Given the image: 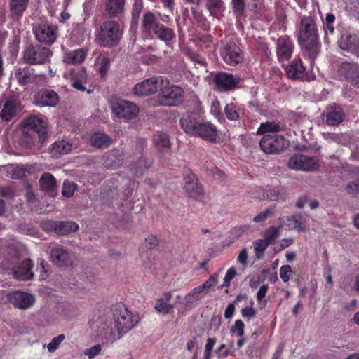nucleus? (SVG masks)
<instances>
[{
	"label": "nucleus",
	"instance_id": "nucleus-1",
	"mask_svg": "<svg viewBox=\"0 0 359 359\" xmlns=\"http://www.w3.org/2000/svg\"><path fill=\"white\" fill-rule=\"evenodd\" d=\"M298 42L304 54L313 60L319 54L320 43L315 20L311 16L301 18L298 27Z\"/></svg>",
	"mask_w": 359,
	"mask_h": 359
},
{
	"label": "nucleus",
	"instance_id": "nucleus-2",
	"mask_svg": "<svg viewBox=\"0 0 359 359\" xmlns=\"http://www.w3.org/2000/svg\"><path fill=\"white\" fill-rule=\"evenodd\" d=\"M180 124L184 132L211 143L220 141L219 130L217 127L209 121H201L195 114H184L180 118Z\"/></svg>",
	"mask_w": 359,
	"mask_h": 359
},
{
	"label": "nucleus",
	"instance_id": "nucleus-3",
	"mask_svg": "<svg viewBox=\"0 0 359 359\" xmlns=\"http://www.w3.org/2000/svg\"><path fill=\"white\" fill-rule=\"evenodd\" d=\"M4 274L11 275L13 278L19 281H27L32 280L34 272L32 269L34 263L30 259H25L19 262L18 257H12L2 262Z\"/></svg>",
	"mask_w": 359,
	"mask_h": 359
},
{
	"label": "nucleus",
	"instance_id": "nucleus-4",
	"mask_svg": "<svg viewBox=\"0 0 359 359\" xmlns=\"http://www.w3.org/2000/svg\"><path fill=\"white\" fill-rule=\"evenodd\" d=\"M122 337L110 315L99 317L95 330V339L97 341L102 345H108Z\"/></svg>",
	"mask_w": 359,
	"mask_h": 359
},
{
	"label": "nucleus",
	"instance_id": "nucleus-5",
	"mask_svg": "<svg viewBox=\"0 0 359 359\" xmlns=\"http://www.w3.org/2000/svg\"><path fill=\"white\" fill-rule=\"evenodd\" d=\"M112 315L111 318L118 327L119 333H121L123 336L140 321L139 316L128 311L124 305H116Z\"/></svg>",
	"mask_w": 359,
	"mask_h": 359
},
{
	"label": "nucleus",
	"instance_id": "nucleus-6",
	"mask_svg": "<svg viewBox=\"0 0 359 359\" xmlns=\"http://www.w3.org/2000/svg\"><path fill=\"white\" fill-rule=\"evenodd\" d=\"M184 91L182 88L168 85V83L163 84L160 88V92L156 96V104L164 107H175L182 102Z\"/></svg>",
	"mask_w": 359,
	"mask_h": 359
},
{
	"label": "nucleus",
	"instance_id": "nucleus-7",
	"mask_svg": "<svg viewBox=\"0 0 359 359\" xmlns=\"http://www.w3.org/2000/svg\"><path fill=\"white\" fill-rule=\"evenodd\" d=\"M53 53L41 44H29L23 50L22 60L29 65H43L50 60Z\"/></svg>",
	"mask_w": 359,
	"mask_h": 359
},
{
	"label": "nucleus",
	"instance_id": "nucleus-8",
	"mask_svg": "<svg viewBox=\"0 0 359 359\" xmlns=\"http://www.w3.org/2000/svg\"><path fill=\"white\" fill-rule=\"evenodd\" d=\"M122 34L123 32L117 22L107 20L101 24L98 37L104 46H113L119 42Z\"/></svg>",
	"mask_w": 359,
	"mask_h": 359
},
{
	"label": "nucleus",
	"instance_id": "nucleus-9",
	"mask_svg": "<svg viewBox=\"0 0 359 359\" xmlns=\"http://www.w3.org/2000/svg\"><path fill=\"white\" fill-rule=\"evenodd\" d=\"M33 33L39 43L49 46L53 44L59 36L57 26L47 22L36 24Z\"/></svg>",
	"mask_w": 359,
	"mask_h": 359
},
{
	"label": "nucleus",
	"instance_id": "nucleus-10",
	"mask_svg": "<svg viewBox=\"0 0 359 359\" xmlns=\"http://www.w3.org/2000/svg\"><path fill=\"white\" fill-rule=\"evenodd\" d=\"M261 149L268 154H276L284 151L288 141L282 135H265L259 142Z\"/></svg>",
	"mask_w": 359,
	"mask_h": 359
},
{
	"label": "nucleus",
	"instance_id": "nucleus-11",
	"mask_svg": "<svg viewBox=\"0 0 359 359\" xmlns=\"http://www.w3.org/2000/svg\"><path fill=\"white\" fill-rule=\"evenodd\" d=\"M23 130L33 131L38 135L39 142L42 143L47 137L46 118L43 115H32L22 122Z\"/></svg>",
	"mask_w": 359,
	"mask_h": 359
},
{
	"label": "nucleus",
	"instance_id": "nucleus-12",
	"mask_svg": "<svg viewBox=\"0 0 359 359\" xmlns=\"http://www.w3.org/2000/svg\"><path fill=\"white\" fill-rule=\"evenodd\" d=\"M168 80L163 76H153L137 83L133 88L134 94L137 96H147L157 92Z\"/></svg>",
	"mask_w": 359,
	"mask_h": 359
},
{
	"label": "nucleus",
	"instance_id": "nucleus-13",
	"mask_svg": "<svg viewBox=\"0 0 359 359\" xmlns=\"http://www.w3.org/2000/svg\"><path fill=\"white\" fill-rule=\"evenodd\" d=\"M290 169L312 172L319 167L318 160L316 157L303 154H295L291 156L287 163Z\"/></svg>",
	"mask_w": 359,
	"mask_h": 359
},
{
	"label": "nucleus",
	"instance_id": "nucleus-14",
	"mask_svg": "<svg viewBox=\"0 0 359 359\" xmlns=\"http://www.w3.org/2000/svg\"><path fill=\"white\" fill-rule=\"evenodd\" d=\"M219 54L223 61L229 66H236L243 60L240 48L234 43H222Z\"/></svg>",
	"mask_w": 359,
	"mask_h": 359
},
{
	"label": "nucleus",
	"instance_id": "nucleus-15",
	"mask_svg": "<svg viewBox=\"0 0 359 359\" xmlns=\"http://www.w3.org/2000/svg\"><path fill=\"white\" fill-rule=\"evenodd\" d=\"M339 76L343 77L352 86L359 88V64L355 62L343 61L338 69Z\"/></svg>",
	"mask_w": 359,
	"mask_h": 359
},
{
	"label": "nucleus",
	"instance_id": "nucleus-16",
	"mask_svg": "<svg viewBox=\"0 0 359 359\" xmlns=\"http://www.w3.org/2000/svg\"><path fill=\"white\" fill-rule=\"evenodd\" d=\"M111 109L117 117L124 119L135 118L139 112L138 107L135 104L123 100L113 102Z\"/></svg>",
	"mask_w": 359,
	"mask_h": 359
},
{
	"label": "nucleus",
	"instance_id": "nucleus-17",
	"mask_svg": "<svg viewBox=\"0 0 359 359\" xmlns=\"http://www.w3.org/2000/svg\"><path fill=\"white\" fill-rule=\"evenodd\" d=\"M212 80L220 91H229L234 88L241 82V79L238 76L224 72L215 73Z\"/></svg>",
	"mask_w": 359,
	"mask_h": 359
},
{
	"label": "nucleus",
	"instance_id": "nucleus-18",
	"mask_svg": "<svg viewBox=\"0 0 359 359\" xmlns=\"http://www.w3.org/2000/svg\"><path fill=\"white\" fill-rule=\"evenodd\" d=\"M8 299L15 307L27 309L35 302V297L29 293L15 290L8 294Z\"/></svg>",
	"mask_w": 359,
	"mask_h": 359
},
{
	"label": "nucleus",
	"instance_id": "nucleus-19",
	"mask_svg": "<svg viewBox=\"0 0 359 359\" xmlns=\"http://www.w3.org/2000/svg\"><path fill=\"white\" fill-rule=\"evenodd\" d=\"M72 253L62 245L52 248L50 252V260L58 266H68L72 264Z\"/></svg>",
	"mask_w": 359,
	"mask_h": 359
},
{
	"label": "nucleus",
	"instance_id": "nucleus-20",
	"mask_svg": "<svg viewBox=\"0 0 359 359\" xmlns=\"http://www.w3.org/2000/svg\"><path fill=\"white\" fill-rule=\"evenodd\" d=\"M20 110L19 104L13 97L2 100L0 105V118L1 121L8 122L17 116Z\"/></svg>",
	"mask_w": 359,
	"mask_h": 359
},
{
	"label": "nucleus",
	"instance_id": "nucleus-21",
	"mask_svg": "<svg viewBox=\"0 0 359 359\" xmlns=\"http://www.w3.org/2000/svg\"><path fill=\"white\" fill-rule=\"evenodd\" d=\"M294 43L287 36L279 37L276 41V55L278 61H287L292 57Z\"/></svg>",
	"mask_w": 359,
	"mask_h": 359
},
{
	"label": "nucleus",
	"instance_id": "nucleus-22",
	"mask_svg": "<svg viewBox=\"0 0 359 359\" xmlns=\"http://www.w3.org/2000/svg\"><path fill=\"white\" fill-rule=\"evenodd\" d=\"M339 47L359 57V36L355 34H343L338 40Z\"/></svg>",
	"mask_w": 359,
	"mask_h": 359
},
{
	"label": "nucleus",
	"instance_id": "nucleus-23",
	"mask_svg": "<svg viewBox=\"0 0 359 359\" xmlns=\"http://www.w3.org/2000/svg\"><path fill=\"white\" fill-rule=\"evenodd\" d=\"M69 79L74 89L79 91L86 90V85L89 81V77L83 67L74 68L69 74Z\"/></svg>",
	"mask_w": 359,
	"mask_h": 359
},
{
	"label": "nucleus",
	"instance_id": "nucleus-24",
	"mask_svg": "<svg viewBox=\"0 0 359 359\" xmlns=\"http://www.w3.org/2000/svg\"><path fill=\"white\" fill-rule=\"evenodd\" d=\"M59 102V96L52 90H42L34 97V103L41 107H55Z\"/></svg>",
	"mask_w": 359,
	"mask_h": 359
},
{
	"label": "nucleus",
	"instance_id": "nucleus-25",
	"mask_svg": "<svg viewBox=\"0 0 359 359\" xmlns=\"http://www.w3.org/2000/svg\"><path fill=\"white\" fill-rule=\"evenodd\" d=\"M324 114L325 116V123L332 126L340 124L345 117V114L341 107L336 104L327 107Z\"/></svg>",
	"mask_w": 359,
	"mask_h": 359
},
{
	"label": "nucleus",
	"instance_id": "nucleus-26",
	"mask_svg": "<svg viewBox=\"0 0 359 359\" xmlns=\"http://www.w3.org/2000/svg\"><path fill=\"white\" fill-rule=\"evenodd\" d=\"M14 74L18 83L22 86L34 83L37 77L34 74V69L29 66L15 68Z\"/></svg>",
	"mask_w": 359,
	"mask_h": 359
},
{
	"label": "nucleus",
	"instance_id": "nucleus-27",
	"mask_svg": "<svg viewBox=\"0 0 359 359\" xmlns=\"http://www.w3.org/2000/svg\"><path fill=\"white\" fill-rule=\"evenodd\" d=\"M184 189L190 197L199 199L204 194L201 184L197 182L194 175H188L184 178Z\"/></svg>",
	"mask_w": 359,
	"mask_h": 359
},
{
	"label": "nucleus",
	"instance_id": "nucleus-28",
	"mask_svg": "<svg viewBox=\"0 0 359 359\" xmlns=\"http://www.w3.org/2000/svg\"><path fill=\"white\" fill-rule=\"evenodd\" d=\"M287 76L293 80L301 79L305 75L306 68L303 65L301 59H294L290 65L286 67Z\"/></svg>",
	"mask_w": 359,
	"mask_h": 359
},
{
	"label": "nucleus",
	"instance_id": "nucleus-29",
	"mask_svg": "<svg viewBox=\"0 0 359 359\" xmlns=\"http://www.w3.org/2000/svg\"><path fill=\"white\" fill-rule=\"evenodd\" d=\"M126 0H107L104 12L109 18L118 17L124 11Z\"/></svg>",
	"mask_w": 359,
	"mask_h": 359
},
{
	"label": "nucleus",
	"instance_id": "nucleus-30",
	"mask_svg": "<svg viewBox=\"0 0 359 359\" xmlns=\"http://www.w3.org/2000/svg\"><path fill=\"white\" fill-rule=\"evenodd\" d=\"M161 24L154 13L150 11H147L142 16V28L145 32L154 34Z\"/></svg>",
	"mask_w": 359,
	"mask_h": 359
},
{
	"label": "nucleus",
	"instance_id": "nucleus-31",
	"mask_svg": "<svg viewBox=\"0 0 359 359\" xmlns=\"http://www.w3.org/2000/svg\"><path fill=\"white\" fill-rule=\"evenodd\" d=\"M287 127L285 123L278 120H273L262 123L257 130V135H263L266 133H278L285 131Z\"/></svg>",
	"mask_w": 359,
	"mask_h": 359
},
{
	"label": "nucleus",
	"instance_id": "nucleus-32",
	"mask_svg": "<svg viewBox=\"0 0 359 359\" xmlns=\"http://www.w3.org/2000/svg\"><path fill=\"white\" fill-rule=\"evenodd\" d=\"M205 8L209 12L210 16L217 19H221L224 17V13L226 9L225 4L223 0H205Z\"/></svg>",
	"mask_w": 359,
	"mask_h": 359
},
{
	"label": "nucleus",
	"instance_id": "nucleus-33",
	"mask_svg": "<svg viewBox=\"0 0 359 359\" xmlns=\"http://www.w3.org/2000/svg\"><path fill=\"white\" fill-rule=\"evenodd\" d=\"M29 0H9L10 15L13 19H20L28 7Z\"/></svg>",
	"mask_w": 359,
	"mask_h": 359
},
{
	"label": "nucleus",
	"instance_id": "nucleus-34",
	"mask_svg": "<svg viewBox=\"0 0 359 359\" xmlns=\"http://www.w3.org/2000/svg\"><path fill=\"white\" fill-rule=\"evenodd\" d=\"M153 34H154L159 40L165 42L168 46L171 45L173 39L175 38V33L174 30L170 27H166L162 23Z\"/></svg>",
	"mask_w": 359,
	"mask_h": 359
},
{
	"label": "nucleus",
	"instance_id": "nucleus-35",
	"mask_svg": "<svg viewBox=\"0 0 359 359\" xmlns=\"http://www.w3.org/2000/svg\"><path fill=\"white\" fill-rule=\"evenodd\" d=\"M90 144L97 149L108 147L111 144V138L102 133H95L90 138Z\"/></svg>",
	"mask_w": 359,
	"mask_h": 359
},
{
	"label": "nucleus",
	"instance_id": "nucleus-36",
	"mask_svg": "<svg viewBox=\"0 0 359 359\" xmlns=\"http://www.w3.org/2000/svg\"><path fill=\"white\" fill-rule=\"evenodd\" d=\"M86 53L83 49H77L67 53L63 58V62L69 65L81 63L86 58Z\"/></svg>",
	"mask_w": 359,
	"mask_h": 359
},
{
	"label": "nucleus",
	"instance_id": "nucleus-37",
	"mask_svg": "<svg viewBox=\"0 0 359 359\" xmlns=\"http://www.w3.org/2000/svg\"><path fill=\"white\" fill-rule=\"evenodd\" d=\"M79 229V225L72 221H57L55 233L61 236L75 232Z\"/></svg>",
	"mask_w": 359,
	"mask_h": 359
},
{
	"label": "nucleus",
	"instance_id": "nucleus-38",
	"mask_svg": "<svg viewBox=\"0 0 359 359\" xmlns=\"http://www.w3.org/2000/svg\"><path fill=\"white\" fill-rule=\"evenodd\" d=\"M39 139L38 135L33 131L23 130L20 142L22 146L27 149H30L34 146Z\"/></svg>",
	"mask_w": 359,
	"mask_h": 359
},
{
	"label": "nucleus",
	"instance_id": "nucleus-39",
	"mask_svg": "<svg viewBox=\"0 0 359 359\" xmlns=\"http://www.w3.org/2000/svg\"><path fill=\"white\" fill-rule=\"evenodd\" d=\"M72 149V144L64 140L55 142L52 147L53 155H65Z\"/></svg>",
	"mask_w": 359,
	"mask_h": 359
},
{
	"label": "nucleus",
	"instance_id": "nucleus-40",
	"mask_svg": "<svg viewBox=\"0 0 359 359\" xmlns=\"http://www.w3.org/2000/svg\"><path fill=\"white\" fill-rule=\"evenodd\" d=\"M41 188L46 191H52L56 186V180L53 175L49 172H45L39 180Z\"/></svg>",
	"mask_w": 359,
	"mask_h": 359
},
{
	"label": "nucleus",
	"instance_id": "nucleus-41",
	"mask_svg": "<svg viewBox=\"0 0 359 359\" xmlns=\"http://www.w3.org/2000/svg\"><path fill=\"white\" fill-rule=\"evenodd\" d=\"M224 113L226 118L230 121H238L240 118L241 109L237 104L231 102L226 105Z\"/></svg>",
	"mask_w": 359,
	"mask_h": 359
},
{
	"label": "nucleus",
	"instance_id": "nucleus-42",
	"mask_svg": "<svg viewBox=\"0 0 359 359\" xmlns=\"http://www.w3.org/2000/svg\"><path fill=\"white\" fill-rule=\"evenodd\" d=\"M322 135L329 143L336 142L337 144H346L348 142L347 136L344 134L324 132L322 133Z\"/></svg>",
	"mask_w": 359,
	"mask_h": 359
},
{
	"label": "nucleus",
	"instance_id": "nucleus-43",
	"mask_svg": "<svg viewBox=\"0 0 359 359\" xmlns=\"http://www.w3.org/2000/svg\"><path fill=\"white\" fill-rule=\"evenodd\" d=\"M154 142L156 147L161 151L168 149L170 147V137L166 133H158L154 136Z\"/></svg>",
	"mask_w": 359,
	"mask_h": 359
},
{
	"label": "nucleus",
	"instance_id": "nucleus-44",
	"mask_svg": "<svg viewBox=\"0 0 359 359\" xmlns=\"http://www.w3.org/2000/svg\"><path fill=\"white\" fill-rule=\"evenodd\" d=\"M151 165V161L150 159H147L142 154L138 160L137 164L135 167H133L132 169L133 170L134 174L136 176H140L142 175V171L144 169L149 168Z\"/></svg>",
	"mask_w": 359,
	"mask_h": 359
},
{
	"label": "nucleus",
	"instance_id": "nucleus-45",
	"mask_svg": "<svg viewBox=\"0 0 359 359\" xmlns=\"http://www.w3.org/2000/svg\"><path fill=\"white\" fill-rule=\"evenodd\" d=\"M287 219L292 222L294 228L297 229L299 231H306V218L304 216L301 215H292L291 217H287Z\"/></svg>",
	"mask_w": 359,
	"mask_h": 359
},
{
	"label": "nucleus",
	"instance_id": "nucleus-46",
	"mask_svg": "<svg viewBox=\"0 0 359 359\" xmlns=\"http://www.w3.org/2000/svg\"><path fill=\"white\" fill-rule=\"evenodd\" d=\"M154 308L158 313L163 314H168L169 313L173 312V306L168 302H165L164 299L163 298L157 300Z\"/></svg>",
	"mask_w": 359,
	"mask_h": 359
},
{
	"label": "nucleus",
	"instance_id": "nucleus-47",
	"mask_svg": "<svg viewBox=\"0 0 359 359\" xmlns=\"http://www.w3.org/2000/svg\"><path fill=\"white\" fill-rule=\"evenodd\" d=\"M143 9V3L142 0H135L132 8V22L135 25H137L140 15Z\"/></svg>",
	"mask_w": 359,
	"mask_h": 359
},
{
	"label": "nucleus",
	"instance_id": "nucleus-48",
	"mask_svg": "<svg viewBox=\"0 0 359 359\" xmlns=\"http://www.w3.org/2000/svg\"><path fill=\"white\" fill-rule=\"evenodd\" d=\"M275 210L276 207L274 205L267 208L265 210L260 212L258 215L254 217L252 219L253 222L255 223L264 222L268 217H271L273 215Z\"/></svg>",
	"mask_w": 359,
	"mask_h": 359
},
{
	"label": "nucleus",
	"instance_id": "nucleus-49",
	"mask_svg": "<svg viewBox=\"0 0 359 359\" xmlns=\"http://www.w3.org/2000/svg\"><path fill=\"white\" fill-rule=\"evenodd\" d=\"M76 184L69 180H65L62 184V194L65 197H71L73 196L76 189Z\"/></svg>",
	"mask_w": 359,
	"mask_h": 359
},
{
	"label": "nucleus",
	"instance_id": "nucleus-50",
	"mask_svg": "<svg viewBox=\"0 0 359 359\" xmlns=\"http://www.w3.org/2000/svg\"><path fill=\"white\" fill-rule=\"evenodd\" d=\"M65 335L63 334H60L54 337L47 345L48 351L50 353L55 352L59 348L60 344L65 340Z\"/></svg>",
	"mask_w": 359,
	"mask_h": 359
},
{
	"label": "nucleus",
	"instance_id": "nucleus-51",
	"mask_svg": "<svg viewBox=\"0 0 359 359\" xmlns=\"http://www.w3.org/2000/svg\"><path fill=\"white\" fill-rule=\"evenodd\" d=\"M280 230V227H269L265 232V239L267 240L271 244L273 243L279 236Z\"/></svg>",
	"mask_w": 359,
	"mask_h": 359
},
{
	"label": "nucleus",
	"instance_id": "nucleus-52",
	"mask_svg": "<svg viewBox=\"0 0 359 359\" xmlns=\"http://www.w3.org/2000/svg\"><path fill=\"white\" fill-rule=\"evenodd\" d=\"M253 244L256 255L257 257H259V253L262 255L264 250L271 243L267 240L264 238L255 241Z\"/></svg>",
	"mask_w": 359,
	"mask_h": 359
},
{
	"label": "nucleus",
	"instance_id": "nucleus-53",
	"mask_svg": "<svg viewBox=\"0 0 359 359\" xmlns=\"http://www.w3.org/2000/svg\"><path fill=\"white\" fill-rule=\"evenodd\" d=\"M231 6L233 12L237 15H242L245 10V0H231Z\"/></svg>",
	"mask_w": 359,
	"mask_h": 359
},
{
	"label": "nucleus",
	"instance_id": "nucleus-54",
	"mask_svg": "<svg viewBox=\"0 0 359 359\" xmlns=\"http://www.w3.org/2000/svg\"><path fill=\"white\" fill-rule=\"evenodd\" d=\"M219 275L217 273H213L209 278L203 283L201 286L204 290L206 294L210 291V289L215 286L218 282Z\"/></svg>",
	"mask_w": 359,
	"mask_h": 359
},
{
	"label": "nucleus",
	"instance_id": "nucleus-55",
	"mask_svg": "<svg viewBox=\"0 0 359 359\" xmlns=\"http://www.w3.org/2000/svg\"><path fill=\"white\" fill-rule=\"evenodd\" d=\"M335 21V16L332 13H327L324 23L325 32H329L333 34L334 32V22Z\"/></svg>",
	"mask_w": 359,
	"mask_h": 359
},
{
	"label": "nucleus",
	"instance_id": "nucleus-56",
	"mask_svg": "<svg viewBox=\"0 0 359 359\" xmlns=\"http://www.w3.org/2000/svg\"><path fill=\"white\" fill-rule=\"evenodd\" d=\"M347 194L351 196H357L359 194V180L348 182L345 187Z\"/></svg>",
	"mask_w": 359,
	"mask_h": 359
},
{
	"label": "nucleus",
	"instance_id": "nucleus-57",
	"mask_svg": "<svg viewBox=\"0 0 359 359\" xmlns=\"http://www.w3.org/2000/svg\"><path fill=\"white\" fill-rule=\"evenodd\" d=\"M99 72L102 76L106 74L110 67L111 61L107 57H102L99 60Z\"/></svg>",
	"mask_w": 359,
	"mask_h": 359
},
{
	"label": "nucleus",
	"instance_id": "nucleus-58",
	"mask_svg": "<svg viewBox=\"0 0 359 359\" xmlns=\"http://www.w3.org/2000/svg\"><path fill=\"white\" fill-rule=\"evenodd\" d=\"M254 302L251 301L250 305L249 306H246L241 309V316L248 319H250L255 316L256 315V311L255 308L253 307Z\"/></svg>",
	"mask_w": 359,
	"mask_h": 359
},
{
	"label": "nucleus",
	"instance_id": "nucleus-59",
	"mask_svg": "<svg viewBox=\"0 0 359 359\" xmlns=\"http://www.w3.org/2000/svg\"><path fill=\"white\" fill-rule=\"evenodd\" d=\"M48 264L43 259L38 260V270L40 271V279L43 280L48 277Z\"/></svg>",
	"mask_w": 359,
	"mask_h": 359
},
{
	"label": "nucleus",
	"instance_id": "nucleus-60",
	"mask_svg": "<svg viewBox=\"0 0 359 359\" xmlns=\"http://www.w3.org/2000/svg\"><path fill=\"white\" fill-rule=\"evenodd\" d=\"M201 299L199 296L196 294L194 292V290L192 289L184 298L185 300V307L190 306L193 303L198 302Z\"/></svg>",
	"mask_w": 359,
	"mask_h": 359
},
{
	"label": "nucleus",
	"instance_id": "nucleus-61",
	"mask_svg": "<svg viewBox=\"0 0 359 359\" xmlns=\"http://www.w3.org/2000/svg\"><path fill=\"white\" fill-rule=\"evenodd\" d=\"M280 277L284 283L290 280V275L292 273V268L290 265H283L280 268Z\"/></svg>",
	"mask_w": 359,
	"mask_h": 359
},
{
	"label": "nucleus",
	"instance_id": "nucleus-62",
	"mask_svg": "<svg viewBox=\"0 0 359 359\" xmlns=\"http://www.w3.org/2000/svg\"><path fill=\"white\" fill-rule=\"evenodd\" d=\"M236 271L233 267L229 268L225 275L224 278V284L222 285L219 288H222L223 287H229V283L231 280L236 276Z\"/></svg>",
	"mask_w": 359,
	"mask_h": 359
},
{
	"label": "nucleus",
	"instance_id": "nucleus-63",
	"mask_svg": "<svg viewBox=\"0 0 359 359\" xmlns=\"http://www.w3.org/2000/svg\"><path fill=\"white\" fill-rule=\"evenodd\" d=\"M101 350V345L96 344L88 349H86L83 353L85 355L88 356L89 359H93L100 353Z\"/></svg>",
	"mask_w": 359,
	"mask_h": 359
},
{
	"label": "nucleus",
	"instance_id": "nucleus-64",
	"mask_svg": "<svg viewBox=\"0 0 359 359\" xmlns=\"http://www.w3.org/2000/svg\"><path fill=\"white\" fill-rule=\"evenodd\" d=\"M244 323L241 320H236L231 329V332H236L237 336L241 337L244 334Z\"/></svg>",
	"mask_w": 359,
	"mask_h": 359
}]
</instances>
